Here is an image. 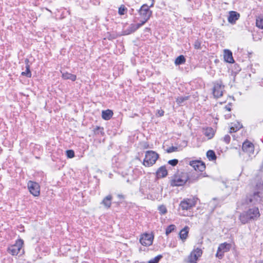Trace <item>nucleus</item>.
Masks as SVG:
<instances>
[{"label": "nucleus", "instance_id": "obj_41", "mask_svg": "<svg viewBox=\"0 0 263 263\" xmlns=\"http://www.w3.org/2000/svg\"><path fill=\"white\" fill-rule=\"evenodd\" d=\"M216 202V200L215 199H213L212 201H210L209 205L211 208H215V203Z\"/></svg>", "mask_w": 263, "mask_h": 263}, {"label": "nucleus", "instance_id": "obj_11", "mask_svg": "<svg viewBox=\"0 0 263 263\" xmlns=\"http://www.w3.org/2000/svg\"><path fill=\"white\" fill-rule=\"evenodd\" d=\"M261 197L259 192H254L252 195L247 197L246 202L248 204L250 203L252 205L256 204L260 202Z\"/></svg>", "mask_w": 263, "mask_h": 263}, {"label": "nucleus", "instance_id": "obj_40", "mask_svg": "<svg viewBox=\"0 0 263 263\" xmlns=\"http://www.w3.org/2000/svg\"><path fill=\"white\" fill-rule=\"evenodd\" d=\"M231 138L229 135H227L223 137V140L224 141L227 143H229L230 141Z\"/></svg>", "mask_w": 263, "mask_h": 263}, {"label": "nucleus", "instance_id": "obj_4", "mask_svg": "<svg viewBox=\"0 0 263 263\" xmlns=\"http://www.w3.org/2000/svg\"><path fill=\"white\" fill-rule=\"evenodd\" d=\"M154 4V2H152L149 6L146 4H144L141 7L139 11V13L141 17L143 20L141 21V23H143V24H144L151 16L152 11L149 10V8L153 7Z\"/></svg>", "mask_w": 263, "mask_h": 263}, {"label": "nucleus", "instance_id": "obj_7", "mask_svg": "<svg viewBox=\"0 0 263 263\" xmlns=\"http://www.w3.org/2000/svg\"><path fill=\"white\" fill-rule=\"evenodd\" d=\"M196 202L194 199H184L180 203V208L182 210H189L195 206Z\"/></svg>", "mask_w": 263, "mask_h": 263}, {"label": "nucleus", "instance_id": "obj_26", "mask_svg": "<svg viewBox=\"0 0 263 263\" xmlns=\"http://www.w3.org/2000/svg\"><path fill=\"white\" fill-rule=\"evenodd\" d=\"M185 62V59L183 55H180L178 57L175 61V64L176 65H180L184 64Z\"/></svg>", "mask_w": 263, "mask_h": 263}, {"label": "nucleus", "instance_id": "obj_24", "mask_svg": "<svg viewBox=\"0 0 263 263\" xmlns=\"http://www.w3.org/2000/svg\"><path fill=\"white\" fill-rule=\"evenodd\" d=\"M256 26L261 29H263V15H259L256 18Z\"/></svg>", "mask_w": 263, "mask_h": 263}, {"label": "nucleus", "instance_id": "obj_12", "mask_svg": "<svg viewBox=\"0 0 263 263\" xmlns=\"http://www.w3.org/2000/svg\"><path fill=\"white\" fill-rule=\"evenodd\" d=\"M190 165L195 170V172H203L205 168V164L200 161H193L190 162Z\"/></svg>", "mask_w": 263, "mask_h": 263}, {"label": "nucleus", "instance_id": "obj_45", "mask_svg": "<svg viewBox=\"0 0 263 263\" xmlns=\"http://www.w3.org/2000/svg\"><path fill=\"white\" fill-rule=\"evenodd\" d=\"M118 197H119V198H124V196H123V195H122L119 194V195H118Z\"/></svg>", "mask_w": 263, "mask_h": 263}, {"label": "nucleus", "instance_id": "obj_35", "mask_svg": "<svg viewBox=\"0 0 263 263\" xmlns=\"http://www.w3.org/2000/svg\"><path fill=\"white\" fill-rule=\"evenodd\" d=\"M126 10V8L125 7L124 5H121L118 10V13L120 15H123L125 14V12Z\"/></svg>", "mask_w": 263, "mask_h": 263}, {"label": "nucleus", "instance_id": "obj_6", "mask_svg": "<svg viewBox=\"0 0 263 263\" xmlns=\"http://www.w3.org/2000/svg\"><path fill=\"white\" fill-rule=\"evenodd\" d=\"M23 240L21 239H17L15 243L10 246L8 248V252L12 255H16L22 249L23 245Z\"/></svg>", "mask_w": 263, "mask_h": 263}, {"label": "nucleus", "instance_id": "obj_23", "mask_svg": "<svg viewBox=\"0 0 263 263\" xmlns=\"http://www.w3.org/2000/svg\"><path fill=\"white\" fill-rule=\"evenodd\" d=\"M242 125L239 122H237L233 124V125L230 127V132L234 133L242 128Z\"/></svg>", "mask_w": 263, "mask_h": 263}, {"label": "nucleus", "instance_id": "obj_1", "mask_svg": "<svg viewBox=\"0 0 263 263\" xmlns=\"http://www.w3.org/2000/svg\"><path fill=\"white\" fill-rule=\"evenodd\" d=\"M260 215L258 208L254 207L241 213L239 216V220L242 224H246L251 221L257 220Z\"/></svg>", "mask_w": 263, "mask_h": 263}, {"label": "nucleus", "instance_id": "obj_3", "mask_svg": "<svg viewBox=\"0 0 263 263\" xmlns=\"http://www.w3.org/2000/svg\"><path fill=\"white\" fill-rule=\"evenodd\" d=\"M159 158V155L153 151H147L145 152V158L143 164L146 167L154 164Z\"/></svg>", "mask_w": 263, "mask_h": 263}, {"label": "nucleus", "instance_id": "obj_22", "mask_svg": "<svg viewBox=\"0 0 263 263\" xmlns=\"http://www.w3.org/2000/svg\"><path fill=\"white\" fill-rule=\"evenodd\" d=\"M113 112L111 110L107 109L102 112V117L105 120H109L112 116Z\"/></svg>", "mask_w": 263, "mask_h": 263}, {"label": "nucleus", "instance_id": "obj_31", "mask_svg": "<svg viewBox=\"0 0 263 263\" xmlns=\"http://www.w3.org/2000/svg\"><path fill=\"white\" fill-rule=\"evenodd\" d=\"M162 257V256L161 255H159L156 256L155 258L149 260L148 261V263H158Z\"/></svg>", "mask_w": 263, "mask_h": 263}, {"label": "nucleus", "instance_id": "obj_5", "mask_svg": "<svg viewBox=\"0 0 263 263\" xmlns=\"http://www.w3.org/2000/svg\"><path fill=\"white\" fill-rule=\"evenodd\" d=\"M224 86L221 81L219 80L214 83L213 94L215 98H218L223 96Z\"/></svg>", "mask_w": 263, "mask_h": 263}, {"label": "nucleus", "instance_id": "obj_38", "mask_svg": "<svg viewBox=\"0 0 263 263\" xmlns=\"http://www.w3.org/2000/svg\"><path fill=\"white\" fill-rule=\"evenodd\" d=\"M178 161L177 159H173L169 160L168 163L172 166H175L177 164Z\"/></svg>", "mask_w": 263, "mask_h": 263}, {"label": "nucleus", "instance_id": "obj_33", "mask_svg": "<svg viewBox=\"0 0 263 263\" xmlns=\"http://www.w3.org/2000/svg\"><path fill=\"white\" fill-rule=\"evenodd\" d=\"M158 210L161 214H164L167 212L166 208L163 205H160L158 207Z\"/></svg>", "mask_w": 263, "mask_h": 263}, {"label": "nucleus", "instance_id": "obj_36", "mask_svg": "<svg viewBox=\"0 0 263 263\" xmlns=\"http://www.w3.org/2000/svg\"><path fill=\"white\" fill-rule=\"evenodd\" d=\"M252 36L253 41L255 42L260 41L262 39V35H258L257 34L253 33Z\"/></svg>", "mask_w": 263, "mask_h": 263}, {"label": "nucleus", "instance_id": "obj_43", "mask_svg": "<svg viewBox=\"0 0 263 263\" xmlns=\"http://www.w3.org/2000/svg\"><path fill=\"white\" fill-rule=\"evenodd\" d=\"M157 115L159 117L163 116L164 115V111L162 109L158 110L157 111Z\"/></svg>", "mask_w": 263, "mask_h": 263}, {"label": "nucleus", "instance_id": "obj_9", "mask_svg": "<svg viewBox=\"0 0 263 263\" xmlns=\"http://www.w3.org/2000/svg\"><path fill=\"white\" fill-rule=\"evenodd\" d=\"M202 250L200 249L197 248L191 252L188 256L189 263H197V260L202 254Z\"/></svg>", "mask_w": 263, "mask_h": 263}, {"label": "nucleus", "instance_id": "obj_13", "mask_svg": "<svg viewBox=\"0 0 263 263\" xmlns=\"http://www.w3.org/2000/svg\"><path fill=\"white\" fill-rule=\"evenodd\" d=\"M242 149L244 152L250 154L254 152V147L251 142L247 141L243 143Z\"/></svg>", "mask_w": 263, "mask_h": 263}, {"label": "nucleus", "instance_id": "obj_16", "mask_svg": "<svg viewBox=\"0 0 263 263\" xmlns=\"http://www.w3.org/2000/svg\"><path fill=\"white\" fill-rule=\"evenodd\" d=\"M224 59L227 62L229 63H233L234 62V60L232 56V53L228 49H225L224 50Z\"/></svg>", "mask_w": 263, "mask_h": 263}, {"label": "nucleus", "instance_id": "obj_48", "mask_svg": "<svg viewBox=\"0 0 263 263\" xmlns=\"http://www.w3.org/2000/svg\"><path fill=\"white\" fill-rule=\"evenodd\" d=\"M152 1H153V2H154V0H152Z\"/></svg>", "mask_w": 263, "mask_h": 263}, {"label": "nucleus", "instance_id": "obj_44", "mask_svg": "<svg viewBox=\"0 0 263 263\" xmlns=\"http://www.w3.org/2000/svg\"><path fill=\"white\" fill-rule=\"evenodd\" d=\"M225 109H226L227 110H228V111H230V110H231V108H230V107H228V106H227L225 107Z\"/></svg>", "mask_w": 263, "mask_h": 263}, {"label": "nucleus", "instance_id": "obj_28", "mask_svg": "<svg viewBox=\"0 0 263 263\" xmlns=\"http://www.w3.org/2000/svg\"><path fill=\"white\" fill-rule=\"evenodd\" d=\"M204 135L209 139L212 138L214 135L213 129L212 128H206L204 131Z\"/></svg>", "mask_w": 263, "mask_h": 263}, {"label": "nucleus", "instance_id": "obj_20", "mask_svg": "<svg viewBox=\"0 0 263 263\" xmlns=\"http://www.w3.org/2000/svg\"><path fill=\"white\" fill-rule=\"evenodd\" d=\"M62 78L64 80H70L72 81H74L76 80L77 76L75 74H73L67 72H62Z\"/></svg>", "mask_w": 263, "mask_h": 263}, {"label": "nucleus", "instance_id": "obj_47", "mask_svg": "<svg viewBox=\"0 0 263 263\" xmlns=\"http://www.w3.org/2000/svg\"><path fill=\"white\" fill-rule=\"evenodd\" d=\"M25 62H26V63H27V62L28 63V59H26V60H25Z\"/></svg>", "mask_w": 263, "mask_h": 263}, {"label": "nucleus", "instance_id": "obj_34", "mask_svg": "<svg viewBox=\"0 0 263 263\" xmlns=\"http://www.w3.org/2000/svg\"><path fill=\"white\" fill-rule=\"evenodd\" d=\"M66 153L67 157L69 158H72L74 157V153L73 150H67Z\"/></svg>", "mask_w": 263, "mask_h": 263}, {"label": "nucleus", "instance_id": "obj_39", "mask_svg": "<svg viewBox=\"0 0 263 263\" xmlns=\"http://www.w3.org/2000/svg\"><path fill=\"white\" fill-rule=\"evenodd\" d=\"M194 48H195V49H200V48H201V43H200V42L199 41H198V40H197V41H196L195 42V43H194Z\"/></svg>", "mask_w": 263, "mask_h": 263}, {"label": "nucleus", "instance_id": "obj_27", "mask_svg": "<svg viewBox=\"0 0 263 263\" xmlns=\"http://www.w3.org/2000/svg\"><path fill=\"white\" fill-rule=\"evenodd\" d=\"M206 157L210 161H213L216 159V154L212 150H209L206 152Z\"/></svg>", "mask_w": 263, "mask_h": 263}, {"label": "nucleus", "instance_id": "obj_25", "mask_svg": "<svg viewBox=\"0 0 263 263\" xmlns=\"http://www.w3.org/2000/svg\"><path fill=\"white\" fill-rule=\"evenodd\" d=\"M218 249V252H226L229 250V244L227 243H221L219 245Z\"/></svg>", "mask_w": 263, "mask_h": 263}, {"label": "nucleus", "instance_id": "obj_14", "mask_svg": "<svg viewBox=\"0 0 263 263\" xmlns=\"http://www.w3.org/2000/svg\"><path fill=\"white\" fill-rule=\"evenodd\" d=\"M239 13L236 11H231L229 12L228 20L230 23L234 24L235 23L236 21L239 19Z\"/></svg>", "mask_w": 263, "mask_h": 263}, {"label": "nucleus", "instance_id": "obj_32", "mask_svg": "<svg viewBox=\"0 0 263 263\" xmlns=\"http://www.w3.org/2000/svg\"><path fill=\"white\" fill-rule=\"evenodd\" d=\"M175 228V226L174 224H171V225H170L169 226H168L167 227V228L166 229V231H165L166 234L167 235H168L170 233H171L172 232H173Z\"/></svg>", "mask_w": 263, "mask_h": 263}, {"label": "nucleus", "instance_id": "obj_19", "mask_svg": "<svg viewBox=\"0 0 263 263\" xmlns=\"http://www.w3.org/2000/svg\"><path fill=\"white\" fill-rule=\"evenodd\" d=\"M202 176L201 174L198 173L197 172H192L191 176H189L188 181L189 183H193L195 181H197Z\"/></svg>", "mask_w": 263, "mask_h": 263}, {"label": "nucleus", "instance_id": "obj_2", "mask_svg": "<svg viewBox=\"0 0 263 263\" xmlns=\"http://www.w3.org/2000/svg\"><path fill=\"white\" fill-rule=\"evenodd\" d=\"M189 179L187 173L181 172L175 174L171 180V185L172 186H178L184 185Z\"/></svg>", "mask_w": 263, "mask_h": 263}, {"label": "nucleus", "instance_id": "obj_15", "mask_svg": "<svg viewBox=\"0 0 263 263\" xmlns=\"http://www.w3.org/2000/svg\"><path fill=\"white\" fill-rule=\"evenodd\" d=\"M143 25V23L141 22L137 24H132L130 25L128 28L124 31V32L126 34H130L133 32H134L135 31H136L138 29H139L141 26H142Z\"/></svg>", "mask_w": 263, "mask_h": 263}, {"label": "nucleus", "instance_id": "obj_42", "mask_svg": "<svg viewBox=\"0 0 263 263\" xmlns=\"http://www.w3.org/2000/svg\"><path fill=\"white\" fill-rule=\"evenodd\" d=\"M223 252H218V250H217V252L216 253V256L221 258L223 256Z\"/></svg>", "mask_w": 263, "mask_h": 263}, {"label": "nucleus", "instance_id": "obj_18", "mask_svg": "<svg viewBox=\"0 0 263 263\" xmlns=\"http://www.w3.org/2000/svg\"><path fill=\"white\" fill-rule=\"evenodd\" d=\"M112 198V197L111 195H107L102 201L101 204H103L105 208L107 209L109 208L111 204Z\"/></svg>", "mask_w": 263, "mask_h": 263}, {"label": "nucleus", "instance_id": "obj_8", "mask_svg": "<svg viewBox=\"0 0 263 263\" xmlns=\"http://www.w3.org/2000/svg\"><path fill=\"white\" fill-rule=\"evenodd\" d=\"M28 188L32 195L34 196H39L40 193V187L37 183L29 181L28 183Z\"/></svg>", "mask_w": 263, "mask_h": 263}, {"label": "nucleus", "instance_id": "obj_46", "mask_svg": "<svg viewBox=\"0 0 263 263\" xmlns=\"http://www.w3.org/2000/svg\"><path fill=\"white\" fill-rule=\"evenodd\" d=\"M258 263H263V260H260Z\"/></svg>", "mask_w": 263, "mask_h": 263}, {"label": "nucleus", "instance_id": "obj_10", "mask_svg": "<svg viewBox=\"0 0 263 263\" xmlns=\"http://www.w3.org/2000/svg\"><path fill=\"white\" fill-rule=\"evenodd\" d=\"M154 236L151 234L145 233L142 235L140 242L142 245L144 246H149L152 245Z\"/></svg>", "mask_w": 263, "mask_h": 263}, {"label": "nucleus", "instance_id": "obj_37", "mask_svg": "<svg viewBox=\"0 0 263 263\" xmlns=\"http://www.w3.org/2000/svg\"><path fill=\"white\" fill-rule=\"evenodd\" d=\"M178 148L175 146H171L166 149L168 153H172L177 151Z\"/></svg>", "mask_w": 263, "mask_h": 263}, {"label": "nucleus", "instance_id": "obj_21", "mask_svg": "<svg viewBox=\"0 0 263 263\" xmlns=\"http://www.w3.org/2000/svg\"><path fill=\"white\" fill-rule=\"evenodd\" d=\"M189 233V228L188 227H185L183 229H182L179 233V237L180 239L184 241L188 236Z\"/></svg>", "mask_w": 263, "mask_h": 263}, {"label": "nucleus", "instance_id": "obj_29", "mask_svg": "<svg viewBox=\"0 0 263 263\" xmlns=\"http://www.w3.org/2000/svg\"><path fill=\"white\" fill-rule=\"evenodd\" d=\"M26 71L22 72V75L25 76L28 78H30L31 77V73L30 70V66L28 64V63H27V65L26 66Z\"/></svg>", "mask_w": 263, "mask_h": 263}, {"label": "nucleus", "instance_id": "obj_30", "mask_svg": "<svg viewBox=\"0 0 263 263\" xmlns=\"http://www.w3.org/2000/svg\"><path fill=\"white\" fill-rule=\"evenodd\" d=\"M189 96H180L176 98V101L178 104H181L182 103L184 102L185 101L189 99Z\"/></svg>", "mask_w": 263, "mask_h": 263}, {"label": "nucleus", "instance_id": "obj_17", "mask_svg": "<svg viewBox=\"0 0 263 263\" xmlns=\"http://www.w3.org/2000/svg\"><path fill=\"white\" fill-rule=\"evenodd\" d=\"M167 175V171L164 166H162L158 168L156 172V175L158 178H163Z\"/></svg>", "mask_w": 263, "mask_h": 263}]
</instances>
